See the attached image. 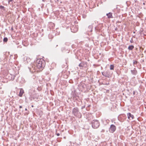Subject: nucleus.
I'll return each mask as SVG.
<instances>
[{"label":"nucleus","mask_w":146,"mask_h":146,"mask_svg":"<svg viewBox=\"0 0 146 146\" xmlns=\"http://www.w3.org/2000/svg\"><path fill=\"white\" fill-rule=\"evenodd\" d=\"M24 93V91L23 89H21L19 92V96L20 97H22Z\"/></svg>","instance_id":"nucleus-9"},{"label":"nucleus","mask_w":146,"mask_h":146,"mask_svg":"<svg viewBox=\"0 0 146 146\" xmlns=\"http://www.w3.org/2000/svg\"><path fill=\"white\" fill-rule=\"evenodd\" d=\"M108 84H109V83H108V84L107 83V84H106L107 85H108Z\"/></svg>","instance_id":"nucleus-28"},{"label":"nucleus","mask_w":146,"mask_h":146,"mask_svg":"<svg viewBox=\"0 0 146 146\" xmlns=\"http://www.w3.org/2000/svg\"><path fill=\"white\" fill-rule=\"evenodd\" d=\"M25 111H27V108H25Z\"/></svg>","instance_id":"nucleus-27"},{"label":"nucleus","mask_w":146,"mask_h":146,"mask_svg":"<svg viewBox=\"0 0 146 146\" xmlns=\"http://www.w3.org/2000/svg\"><path fill=\"white\" fill-rule=\"evenodd\" d=\"M3 41L4 42H7L8 40V39L7 37H5L3 39Z\"/></svg>","instance_id":"nucleus-16"},{"label":"nucleus","mask_w":146,"mask_h":146,"mask_svg":"<svg viewBox=\"0 0 146 146\" xmlns=\"http://www.w3.org/2000/svg\"><path fill=\"white\" fill-rule=\"evenodd\" d=\"M56 2H58L59 1V0H55Z\"/></svg>","instance_id":"nucleus-24"},{"label":"nucleus","mask_w":146,"mask_h":146,"mask_svg":"<svg viewBox=\"0 0 146 146\" xmlns=\"http://www.w3.org/2000/svg\"><path fill=\"white\" fill-rule=\"evenodd\" d=\"M33 106H32V107H33Z\"/></svg>","instance_id":"nucleus-31"},{"label":"nucleus","mask_w":146,"mask_h":146,"mask_svg":"<svg viewBox=\"0 0 146 146\" xmlns=\"http://www.w3.org/2000/svg\"><path fill=\"white\" fill-rule=\"evenodd\" d=\"M87 65V62H82L80 63L79 65L80 67H86Z\"/></svg>","instance_id":"nucleus-7"},{"label":"nucleus","mask_w":146,"mask_h":146,"mask_svg":"<svg viewBox=\"0 0 146 146\" xmlns=\"http://www.w3.org/2000/svg\"><path fill=\"white\" fill-rule=\"evenodd\" d=\"M133 95H134L135 94V91H133Z\"/></svg>","instance_id":"nucleus-21"},{"label":"nucleus","mask_w":146,"mask_h":146,"mask_svg":"<svg viewBox=\"0 0 146 146\" xmlns=\"http://www.w3.org/2000/svg\"><path fill=\"white\" fill-rule=\"evenodd\" d=\"M13 0H9V1H8V2H9V3L10 2H11L12 1H13Z\"/></svg>","instance_id":"nucleus-23"},{"label":"nucleus","mask_w":146,"mask_h":146,"mask_svg":"<svg viewBox=\"0 0 146 146\" xmlns=\"http://www.w3.org/2000/svg\"><path fill=\"white\" fill-rule=\"evenodd\" d=\"M137 62L135 60L133 61V64L134 65H137Z\"/></svg>","instance_id":"nucleus-15"},{"label":"nucleus","mask_w":146,"mask_h":146,"mask_svg":"<svg viewBox=\"0 0 146 146\" xmlns=\"http://www.w3.org/2000/svg\"><path fill=\"white\" fill-rule=\"evenodd\" d=\"M92 26L90 25L88 28V31L89 32H92Z\"/></svg>","instance_id":"nucleus-12"},{"label":"nucleus","mask_w":146,"mask_h":146,"mask_svg":"<svg viewBox=\"0 0 146 146\" xmlns=\"http://www.w3.org/2000/svg\"><path fill=\"white\" fill-rule=\"evenodd\" d=\"M13 28L12 27L11 29V31H13Z\"/></svg>","instance_id":"nucleus-25"},{"label":"nucleus","mask_w":146,"mask_h":146,"mask_svg":"<svg viewBox=\"0 0 146 146\" xmlns=\"http://www.w3.org/2000/svg\"><path fill=\"white\" fill-rule=\"evenodd\" d=\"M127 115L128 119H131V118L132 119H133L134 118L133 115L131 114L130 113H128L127 114Z\"/></svg>","instance_id":"nucleus-8"},{"label":"nucleus","mask_w":146,"mask_h":146,"mask_svg":"<svg viewBox=\"0 0 146 146\" xmlns=\"http://www.w3.org/2000/svg\"><path fill=\"white\" fill-rule=\"evenodd\" d=\"M56 135L57 136H59L60 135V134L59 133H57L56 134Z\"/></svg>","instance_id":"nucleus-22"},{"label":"nucleus","mask_w":146,"mask_h":146,"mask_svg":"<svg viewBox=\"0 0 146 146\" xmlns=\"http://www.w3.org/2000/svg\"><path fill=\"white\" fill-rule=\"evenodd\" d=\"M65 50L66 48L64 47H62L61 49L62 51L63 52H65Z\"/></svg>","instance_id":"nucleus-17"},{"label":"nucleus","mask_w":146,"mask_h":146,"mask_svg":"<svg viewBox=\"0 0 146 146\" xmlns=\"http://www.w3.org/2000/svg\"><path fill=\"white\" fill-rule=\"evenodd\" d=\"M132 74L135 75L137 74V72L135 68H134L133 70H131V71Z\"/></svg>","instance_id":"nucleus-11"},{"label":"nucleus","mask_w":146,"mask_h":146,"mask_svg":"<svg viewBox=\"0 0 146 146\" xmlns=\"http://www.w3.org/2000/svg\"><path fill=\"white\" fill-rule=\"evenodd\" d=\"M134 48V46L133 45L129 46L128 47V49L129 50H132Z\"/></svg>","instance_id":"nucleus-13"},{"label":"nucleus","mask_w":146,"mask_h":146,"mask_svg":"<svg viewBox=\"0 0 146 146\" xmlns=\"http://www.w3.org/2000/svg\"><path fill=\"white\" fill-rule=\"evenodd\" d=\"M116 129V127L113 124H112L110 126L109 130L110 132L113 133L115 131Z\"/></svg>","instance_id":"nucleus-5"},{"label":"nucleus","mask_w":146,"mask_h":146,"mask_svg":"<svg viewBox=\"0 0 146 146\" xmlns=\"http://www.w3.org/2000/svg\"><path fill=\"white\" fill-rule=\"evenodd\" d=\"M22 106H19V108H22Z\"/></svg>","instance_id":"nucleus-26"},{"label":"nucleus","mask_w":146,"mask_h":146,"mask_svg":"<svg viewBox=\"0 0 146 146\" xmlns=\"http://www.w3.org/2000/svg\"><path fill=\"white\" fill-rule=\"evenodd\" d=\"M106 15L108 16V18L109 19L112 18H113L112 13H109L106 14Z\"/></svg>","instance_id":"nucleus-10"},{"label":"nucleus","mask_w":146,"mask_h":146,"mask_svg":"<svg viewBox=\"0 0 146 146\" xmlns=\"http://www.w3.org/2000/svg\"><path fill=\"white\" fill-rule=\"evenodd\" d=\"M0 9H3L4 10H5V8L4 7L1 5L0 6Z\"/></svg>","instance_id":"nucleus-18"},{"label":"nucleus","mask_w":146,"mask_h":146,"mask_svg":"<svg viewBox=\"0 0 146 146\" xmlns=\"http://www.w3.org/2000/svg\"><path fill=\"white\" fill-rule=\"evenodd\" d=\"M72 96L73 98H75L76 97V95L75 93H74L72 94Z\"/></svg>","instance_id":"nucleus-19"},{"label":"nucleus","mask_w":146,"mask_h":146,"mask_svg":"<svg viewBox=\"0 0 146 146\" xmlns=\"http://www.w3.org/2000/svg\"><path fill=\"white\" fill-rule=\"evenodd\" d=\"M130 42H131V43H133V41L132 39V38L130 40Z\"/></svg>","instance_id":"nucleus-20"},{"label":"nucleus","mask_w":146,"mask_h":146,"mask_svg":"<svg viewBox=\"0 0 146 146\" xmlns=\"http://www.w3.org/2000/svg\"><path fill=\"white\" fill-rule=\"evenodd\" d=\"M143 4L144 5H145V3H143Z\"/></svg>","instance_id":"nucleus-29"},{"label":"nucleus","mask_w":146,"mask_h":146,"mask_svg":"<svg viewBox=\"0 0 146 146\" xmlns=\"http://www.w3.org/2000/svg\"><path fill=\"white\" fill-rule=\"evenodd\" d=\"M71 31L74 33L78 31V28L76 26H72L71 28Z\"/></svg>","instance_id":"nucleus-6"},{"label":"nucleus","mask_w":146,"mask_h":146,"mask_svg":"<svg viewBox=\"0 0 146 146\" xmlns=\"http://www.w3.org/2000/svg\"><path fill=\"white\" fill-rule=\"evenodd\" d=\"M102 73L103 76L108 78H111L112 75V74L110 73V72L108 70L105 72H102Z\"/></svg>","instance_id":"nucleus-4"},{"label":"nucleus","mask_w":146,"mask_h":146,"mask_svg":"<svg viewBox=\"0 0 146 146\" xmlns=\"http://www.w3.org/2000/svg\"><path fill=\"white\" fill-rule=\"evenodd\" d=\"M58 46V45H57L56 46H56Z\"/></svg>","instance_id":"nucleus-30"},{"label":"nucleus","mask_w":146,"mask_h":146,"mask_svg":"<svg viewBox=\"0 0 146 146\" xmlns=\"http://www.w3.org/2000/svg\"><path fill=\"white\" fill-rule=\"evenodd\" d=\"M72 114L75 117L80 118L82 117L81 113L80 112L79 109L77 107L74 108L72 110Z\"/></svg>","instance_id":"nucleus-2"},{"label":"nucleus","mask_w":146,"mask_h":146,"mask_svg":"<svg viewBox=\"0 0 146 146\" xmlns=\"http://www.w3.org/2000/svg\"><path fill=\"white\" fill-rule=\"evenodd\" d=\"M36 64L38 68H42L45 66V61L42 59H38L36 60Z\"/></svg>","instance_id":"nucleus-1"},{"label":"nucleus","mask_w":146,"mask_h":146,"mask_svg":"<svg viewBox=\"0 0 146 146\" xmlns=\"http://www.w3.org/2000/svg\"><path fill=\"white\" fill-rule=\"evenodd\" d=\"M100 125V124L98 120H94L92 121V126L93 128L97 129L99 127Z\"/></svg>","instance_id":"nucleus-3"},{"label":"nucleus","mask_w":146,"mask_h":146,"mask_svg":"<svg viewBox=\"0 0 146 146\" xmlns=\"http://www.w3.org/2000/svg\"><path fill=\"white\" fill-rule=\"evenodd\" d=\"M114 66L113 65H111L110 66V69L111 70H113L114 69Z\"/></svg>","instance_id":"nucleus-14"}]
</instances>
